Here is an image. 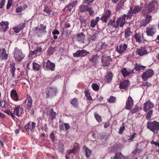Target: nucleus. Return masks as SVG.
Here are the masks:
<instances>
[{
  "mask_svg": "<svg viewBox=\"0 0 159 159\" xmlns=\"http://www.w3.org/2000/svg\"><path fill=\"white\" fill-rule=\"evenodd\" d=\"M147 128L155 134L159 129V122L155 120L153 122L148 121L147 123Z\"/></svg>",
  "mask_w": 159,
  "mask_h": 159,
  "instance_id": "1",
  "label": "nucleus"
},
{
  "mask_svg": "<svg viewBox=\"0 0 159 159\" xmlns=\"http://www.w3.org/2000/svg\"><path fill=\"white\" fill-rule=\"evenodd\" d=\"M57 89L53 87H48L45 90V93L47 98H52L55 96L57 93Z\"/></svg>",
  "mask_w": 159,
  "mask_h": 159,
  "instance_id": "2",
  "label": "nucleus"
},
{
  "mask_svg": "<svg viewBox=\"0 0 159 159\" xmlns=\"http://www.w3.org/2000/svg\"><path fill=\"white\" fill-rule=\"evenodd\" d=\"M14 57L16 61H21L25 57V55L23 53L21 50L17 48L15 49Z\"/></svg>",
  "mask_w": 159,
  "mask_h": 159,
  "instance_id": "3",
  "label": "nucleus"
},
{
  "mask_svg": "<svg viewBox=\"0 0 159 159\" xmlns=\"http://www.w3.org/2000/svg\"><path fill=\"white\" fill-rule=\"evenodd\" d=\"M153 74L154 72L153 70L152 69H149L143 73L141 75V77L142 80L145 81L152 77Z\"/></svg>",
  "mask_w": 159,
  "mask_h": 159,
  "instance_id": "4",
  "label": "nucleus"
},
{
  "mask_svg": "<svg viewBox=\"0 0 159 159\" xmlns=\"http://www.w3.org/2000/svg\"><path fill=\"white\" fill-rule=\"evenodd\" d=\"M157 30L154 25H149L146 29V33L148 36H153L156 33Z\"/></svg>",
  "mask_w": 159,
  "mask_h": 159,
  "instance_id": "5",
  "label": "nucleus"
},
{
  "mask_svg": "<svg viewBox=\"0 0 159 159\" xmlns=\"http://www.w3.org/2000/svg\"><path fill=\"white\" fill-rule=\"evenodd\" d=\"M32 101L31 97L28 95L26 98L23 103V106L25 109H29L32 107Z\"/></svg>",
  "mask_w": 159,
  "mask_h": 159,
  "instance_id": "6",
  "label": "nucleus"
},
{
  "mask_svg": "<svg viewBox=\"0 0 159 159\" xmlns=\"http://www.w3.org/2000/svg\"><path fill=\"white\" fill-rule=\"evenodd\" d=\"M55 64L51 62L49 60H48L47 62H44L43 67L45 70H50L51 71L54 70L55 68Z\"/></svg>",
  "mask_w": 159,
  "mask_h": 159,
  "instance_id": "7",
  "label": "nucleus"
},
{
  "mask_svg": "<svg viewBox=\"0 0 159 159\" xmlns=\"http://www.w3.org/2000/svg\"><path fill=\"white\" fill-rule=\"evenodd\" d=\"M121 20V18L120 17L118 18L116 22L115 19H113L112 20L111 19L108 24V26L110 28H116L119 25Z\"/></svg>",
  "mask_w": 159,
  "mask_h": 159,
  "instance_id": "8",
  "label": "nucleus"
},
{
  "mask_svg": "<svg viewBox=\"0 0 159 159\" xmlns=\"http://www.w3.org/2000/svg\"><path fill=\"white\" fill-rule=\"evenodd\" d=\"M77 2L75 0L74 2H70L64 9V11L70 12H71V11L73 8L77 5Z\"/></svg>",
  "mask_w": 159,
  "mask_h": 159,
  "instance_id": "9",
  "label": "nucleus"
},
{
  "mask_svg": "<svg viewBox=\"0 0 159 159\" xmlns=\"http://www.w3.org/2000/svg\"><path fill=\"white\" fill-rule=\"evenodd\" d=\"M89 52L84 50H78L76 52L73 54V56L75 57H82L89 54Z\"/></svg>",
  "mask_w": 159,
  "mask_h": 159,
  "instance_id": "10",
  "label": "nucleus"
},
{
  "mask_svg": "<svg viewBox=\"0 0 159 159\" xmlns=\"http://www.w3.org/2000/svg\"><path fill=\"white\" fill-rule=\"evenodd\" d=\"M36 126L34 122L30 121L25 126L26 130L27 132L31 131L34 129Z\"/></svg>",
  "mask_w": 159,
  "mask_h": 159,
  "instance_id": "11",
  "label": "nucleus"
},
{
  "mask_svg": "<svg viewBox=\"0 0 159 159\" xmlns=\"http://www.w3.org/2000/svg\"><path fill=\"white\" fill-rule=\"evenodd\" d=\"M127 48V44L125 43L121 44L116 48V50L119 53L121 54L124 52Z\"/></svg>",
  "mask_w": 159,
  "mask_h": 159,
  "instance_id": "12",
  "label": "nucleus"
},
{
  "mask_svg": "<svg viewBox=\"0 0 159 159\" xmlns=\"http://www.w3.org/2000/svg\"><path fill=\"white\" fill-rule=\"evenodd\" d=\"M111 59L110 57L106 55H103L102 57L101 62L103 67L107 66L110 64Z\"/></svg>",
  "mask_w": 159,
  "mask_h": 159,
  "instance_id": "13",
  "label": "nucleus"
},
{
  "mask_svg": "<svg viewBox=\"0 0 159 159\" xmlns=\"http://www.w3.org/2000/svg\"><path fill=\"white\" fill-rule=\"evenodd\" d=\"M113 75L111 72L107 71V74L104 77L103 79L105 82L106 83H110L112 80Z\"/></svg>",
  "mask_w": 159,
  "mask_h": 159,
  "instance_id": "14",
  "label": "nucleus"
},
{
  "mask_svg": "<svg viewBox=\"0 0 159 159\" xmlns=\"http://www.w3.org/2000/svg\"><path fill=\"white\" fill-rule=\"evenodd\" d=\"M111 11L109 10L106 11L104 13L103 16L101 18V20L103 22L107 23V20L111 15Z\"/></svg>",
  "mask_w": 159,
  "mask_h": 159,
  "instance_id": "15",
  "label": "nucleus"
},
{
  "mask_svg": "<svg viewBox=\"0 0 159 159\" xmlns=\"http://www.w3.org/2000/svg\"><path fill=\"white\" fill-rule=\"evenodd\" d=\"M145 20H143L141 21L140 24L141 26H142L146 25L152 20V16L149 15H146L145 16Z\"/></svg>",
  "mask_w": 159,
  "mask_h": 159,
  "instance_id": "16",
  "label": "nucleus"
},
{
  "mask_svg": "<svg viewBox=\"0 0 159 159\" xmlns=\"http://www.w3.org/2000/svg\"><path fill=\"white\" fill-rule=\"evenodd\" d=\"M153 107V103L150 101H148L144 104L143 110L146 112L148 111L151 109Z\"/></svg>",
  "mask_w": 159,
  "mask_h": 159,
  "instance_id": "17",
  "label": "nucleus"
},
{
  "mask_svg": "<svg viewBox=\"0 0 159 159\" xmlns=\"http://www.w3.org/2000/svg\"><path fill=\"white\" fill-rule=\"evenodd\" d=\"M133 106V100L130 96H129L126 102L125 108L127 110H129L132 108Z\"/></svg>",
  "mask_w": 159,
  "mask_h": 159,
  "instance_id": "18",
  "label": "nucleus"
},
{
  "mask_svg": "<svg viewBox=\"0 0 159 159\" xmlns=\"http://www.w3.org/2000/svg\"><path fill=\"white\" fill-rule=\"evenodd\" d=\"M8 58V55L6 53V51L4 48H0V59L2 60H7Z\"/></svg>",
  "mask_w": 159,
  "mask_h": 159,
  "instance_id": "19",
  "label": "nucleus"
},
{
  "mask_svg": "<svg viewBox=\"0 0 159 159\" xmlns=\"http://www.w3.org/2000/svg\"><path fill=\"white\" fill-rule=\"evenodd\" d=\"M9 23L7 21H2L0 23V29L2 31H5L8 27Z\"/></svg>",
  "mask_w": 159,
  "mask_h": 159,
  "instance_id": "20",
  "label": "nucleus"
},
{
  "mask_svg": "<svg viewBox=\"0 0 159 159\" xmlns=\"http://www.w3.org/2000/svg\"><path fill=\"white\" fill-rule=\"evenodd\" d=\"M0 107L5 109H9L11 108L10 105L6 100H0Z\"/></svg>",
  "mask_w": 159,
  "mask_h": 159,
  "instance_id": "21",
  "label": "nucleus"
},
{
  "mask_svg": "<svg viewBox=\"0 0 159 159\" xmlns=\"http://www.w3.org/2000/svg\"><path fill=\"white\" fill-rule=\"evenodd\" d=\"M23 110L22 107L20 106L17 107L14 109V113L16 115L20 116L22 113Z\"/></svg>",
  "mask_w": 159,
  "mask_h": 159,
  "instance_id": "22",
  "label": "nucleus"
},
{
  "mask_svg": "<svg viewBox=\"0 0 159 159\" xmlns=\"http://www.w3.org/2000/svg\"><path fill=\"white\" fill-rule=\"evenodd\" d=\"M136 52L137 54L140 56H143L148 53L147 51L144 48H142L137 49Z\"/></svg>",
  "mask_w": 159,
  "mask_h": 159,
  "instance_id": "23",
  "label": "nucleus"
},
{
  "mask_svg": "<svg viewBox=\"0 0 159 159\" xmlns=\"http://www.w3.org/2000/svg\"><path fill=\"white\" fill-rule=\"evenodd\" d=\"M129 83V80H124L120 84L119 87L120 89H126Z\"/></svg>",
  "mask_w": 159,
  "mask_h": 159,
  "instance_id": "24",
  "label": "nucleus"
},
{
  "mask_svg": "<svg viewBox=\"0 0 159 159\" xmlns=\"http://www.w3.org/2000/svg\"><path fill=\"white\" fill-rule=\"evenodd\" d=\"M11 96L12 99L15 101H17L18 100V97L16 91L15 89H12L11 92Z\"/></svg>",
  "mask_w": 159,
  "mask_h": 159,
  "instance_id": "25",
  "label": "nucleus"
},
{
  "mask_svg": "<svg viewBox=\"0 0 159 159\" xmlns=\"http://www.w3.org/2000/svg\"><path fill=\"white\" fill-rule=\"evenodd\" d=\"M133 71V70H132L129 69H127L125 68L122 69L121 71V73L124 77L129 75Z\"/></svg>",
  "mask_w": 159,
  "mask_h": 159,
  "instance_id": "26",
  "label": "nucleus"
},
{
  "mask_svg": "<svg viewBox=\"0 0 159 159\" xmlns=\"http://www.w3.org/2000/svg\"><path fill=\"white\" fill-rule=\"evenodd\" d=\"M142 37H143V34L139 33H135L134 38L135 39L136 42L140 43L142 41Z\"/></svg>",
  "mask_w": 159,
  "mask_h": 159,
  "instance_id": "27",
  "label": "nucleus"
},
{
  "mask_svg": "<svg viewBox=\"0 0 159 159\" xmlns=\"http://www.w3.org/2000/svg\"><path fill=\"white\" fill-rule=\"evenodd\" d=\"M46 28V26H44L43 25L41 24L40 25L39 28V29L38 27L35 28V31H37L38 30L40 33L43 32L44 33H46L47 31L45 30Z\"/></svg>",
  "mask_w": 159,
  "mask_h": 159,
  "instance_id": "28",
  "label": "nucleus"
},
{
  "mask_svg": "<svg viewBox=\"0 0 159 159\" xmlns=\"http://www.w3.org/2000/svg\"><path fill=\"white\" fill-rule=\"evenodd\" d=\"M47 113L50 115V118L53 120L54 119L56 118V112L53 111L52 109H49L47 111Z\"/></svg>",
  "mask_w": 159,
  "mask_h": 159,
  "instance_id": "29",
  "label": "nucleus"
},
{
  "mask_svg": "<svg viewBox=\"0 0 159 159\" xmlns=\"http://www.w3.org/2000/svg\"><path fill=\"white\" fill-rule=\"evenodd\" d=\"M25 26V24H23L22 25H20L14 28L13 29L15 32L16 33H19L20 30H23Z\"/></svg>",
  "mask_w": 159,
  "mask_h": 159,
  "instance_id": "30",
  "label": "nucleus"
},
{
  "mask_svg": "<svg viewBox=\"0 0 159 159\" xmlns=\"http://www.w3.org/2000/svg\"><path fill=\"white\" fill-rule=\"evenodd\" d=\"M85 37V35L83 33H80L77 34L76 39L79 41L84 42Z\"/></svg>",
  "mask_w": 159,
  "mask_h": 159,
  "instance_id": "31",
  "label": "nucleus"
},
{
  "mask_svg": "<svg viewBox=\"0 0 159 159\" xmlns=\"http://www.w3.org/2000/svg\"><path fill=\"white\" fill-rule=\"evenodd\" d=\"M155 4L153 2H151L149 3L148 7V12L149 13L151 12L155 9Z\"/></svg>",
  "mask_w": 159,
  "mask_h": 159,
  "instance_id": "32",
  "label": "nucleus"
},
{
  "mask_svg": "<svg viewBox=\"0 0 159 159\" xmlns=\"http://www.w3.org/2000/svg\"><path fill=\"white\" fill-rule=\"evenodd\" d=\"M70 103L74 107L78 108L79 107L78 100L76 98H74L70 102Z\"/></svg>",
  "mask_w": 159,
  "mask_h": 159,
  "instance_id": "33",
  "label": "nucleus"
},
{
  "mask_svg": "<svg viewBox=\"0 0 159 159\" xmlns=\"http://www.w3.org/2000/svg\"><path fill=\"white\" fill-rule=\"evenodd\" d=\"M88 8L87 5L81 4L80 6L79 10L80 12H83L87 11Z\"/></svg>",
  "mask_w": 159,
  "mask_h": 159,
  "instance_id": "34",
  "label": "nucleus"
},
{
  "mask_svg": "<svg viewBox=\"0 0 159 159\" xmlns=\"http://www.w3.org/2000/svg\"><path fill=\"white\" fill-rule=\"evenodd\" d=\"M145 67L142 66L141 64H138L137 63L135 64L134 69L136 71H139L142 69H144Z\"/></svg>",
  "mask_w": 159,
  "mask_h": 159,
  "instance_id": "35",
  "label": "nucleus"
},
{
  "mask_svg": "<svg viewBox=\"0 0 159 159\" xmlns=\"http://www.w3.org/2000/svg\"><path fill=\"white\" fill-rule=\"evenodd\" d=\"M79 147L78 146H74L73 148L71 150L68 151V154L70 155L71 153H75L76 152V150L79 149Z\"/></svg>",
  "mask_w": 159,
  "mask_h": 159,
  "instance_id": "36",
  "label": "nucleus"
},
{
  "mask_svg": "<svg viewBox=\"0 0 159 159\" xmlns=\"http://www.w3.org/2000/svg\"><path fill=\"white\" fill-rule=\"evenodd\" d=\"M43 11L44 12L49 15L52 12L51 7L47 6H45L44 7Z\"/></svg>",
  "mask_w": 159,
  "mask_h": 159,
  "instance_id": "37",
  "label": "nucleus"
},
{
  "mask_svg": "<svg viewBox=\"0 0 159 159\" xmlns=\"http://www.w3.org/2000/svg\"><path fill=\"white\" fill-rule=\"evenodd\" d=\"M132 33V32L130 30V28L129 27L127 28L125 31V38H127L131 35Z\"/></svg>",
  "mask_w": 159,
  "mask_h": 159,
  "instance_id": "38",
  "label": "nucleus"
},
{
  "mask_svg": "<svg viewBox=\"0 0 159 159\" xmlns=\"http://www.w3.org/2000/svg\"><path fill=\"white\" fill-rule=\"evenodd\" d=\"M99 17H97L95 19L93 20L91 22V26L92 28L94 27L99 21Z\"/></svg>",
  "mask_w": 159,
  "mask_h": 159,
  "instance_id": "39",
  "label": "nucleus"
},
{
  "mask_svg": "<svg viewBox=\"0 0 159 159\" xmlns=\"http://www.w3.org/2000/svg\"><path fill=\"white\" fill-rule=\"evenodd\" d=\"M142 7H139L138 6H136L132 11V13L136 14L141 11L142 9Z\"/></svg>",
  "mask_w": 159,
  "mask_h": 159,
  "instance_id": "40",
  "label": "nucleus"
},
{
  "mask_svg": "<svg viewBox=\"0 0 159 159\" xmlns=\"http://www.w3.org/2000/svg\"><path fill=\"white\" fill-rule=\"evenodd\" d=\"M124 155L121 152H117L115 154L114 156L111 158L112 159H122Z\"/></svg>",
  "mask_w": 159,
  "mask_h": 159,
  "instance_id": "41",
  "label": "nucleus"
},
{
  "mask_svg": "<svg viewBox=\"0 0 159 159\" xmlns=\"http://www.w3.org/2000/svg\"><path fill=\"white\" fill-rule=\"evenodd\" d=\"M33 69L36 71L39 70L41 67V65L34 62H33Z\"/></svg>",
  "mask_w": 159,
  "mask_h": 159,
  "instance_id": "42",
  "label": "nucleus"
},
{
  "mask_svg": "<svg viewBox=\"0 0 159 159\" xmlns=\"http://www.w3.org/2000/svg\"><path fill=\"white\" fill-rule=\"evenodd\" d=\"M84 93L85 96L87 98V100L89 101H91L92 100V98L89 93V89H88L86 90L85 91Z\"/></svg>",
  "mask_w": 159,
  "mask_h": 159,
  "instance_id": "43",
  "label": "nucleus"
},
{
  "mask_svg": "<svg viewBox=\"0 0 159 159\" xmlns=\"http://www.w3.org/2000/svg\"><path fill=\"white\" fill-rule=\"evenodd\" d=\"M42 50V48L40 47L38 48L32 52L30 54V55L32 56L34 54L39 53Z\"/></svg>",
  "mask_w": 159,
  "mask_h": 159,
  "instance_id": "44",
  "label": "nucleus"
},
{
  "mask_svg": "<svg viewBox=\"0 0 159 159\" xmlns=\"http://www.w3.org/2000/svg\"><path fill=\"white\" fill-rule=\"evenodd\" d=\"M85 155L87 157H89L92 153L91 150L89 149L88 148H85Z\"/></svg>",
  "mask_w": 159,
  "mask_h": 159,
  "instance_id": "45",
  "label": "nucleus"
},
{
  "mask_svg": "<svg viewBox=\"0 0 159 159\" xmlns=\"http://www.w3.org/2000/svg\"><path fill=\"white\" fill-rule=\"evenodd\" d=\"M125 2V1L124 0H120L118 3V4L116 7V9L117 10H120L124 6Z\"/></svg>",
  "mask_w": 159,
  "mask_h": 159,
  "instance_id": "46",
  "label": "nucleus"
},
{
  "mask_svg": "<svg viewBox=\"0 0 159 159\" xmlns=\"http://www.w3.org/2000/svg\"><path fill=\"white\" fill-rule=\"evenodd\" d=\"M152 113V110H150L148 112L146 115V118L147 120H151Z\"/></svg>",
  "mask_w": 159,
  "mask_h": 159,
  "instance_id": "47",
  "label": "nucleus"
},
{
  "mask_svg": "<svg viewBox=\"0 0 159 159\" xmlns=\"http://www.w3.org/2000/svg\"><path fill=\"white\" fill-rule=\"evenodd\" d=\"M55 48L53 47L49 48L47 51L48 54L49 55H52L55 52Z\"/></svg>",
  "mask_w": 159,
  "mask_h": 159,
  "instance_id": "48",
  "label": "nucleus"
},
{
  "mask_svg": "<svg viewBox=\"0 0 159 159\" xmlns=\"http://www.w3.org/2000/svg\"><path fill=\"white\" fill-rule=\"evenodd\" d=\"M107 101L110 103H114L116 101V98L111 96L109 98L107 99Z\"/></svg>",
  "mask_w": 159,
  "mask_h": 159,
  "instance_id": "49",
  "label": "nucleus"
},
{
  "mask_svg": "<svg viewBox=\"0 0 159 159\" xmlns=\"http://www.w3.org/2000/svg\"><path fill=\"white\" fill-rule=\"evenodd\" d=\"M92 87L93 90L95 91H98L99 89L98 85L96 84H93Z\"/></svg>",
  "mask_w": 159,
  "mask_h": 159,
  "instance_id": "50",
  "label": "nucleus"
},
{
  "mask_svg": "<svg viewBox=\"0 0 159 159\" xmlns=\"http://www.w3.org/2000/svg\"><path fill=\"white\" fill-rule=\"evenodd\" d=\"M132 10H133L132 7H130V10L128 11V14L127 15V18H128L132 16Z\"/></svg>",
  "mask_w": 159,
  "mask_h": 159,
  "instance_id": "51",
  "label": "nucleus"
},
{
  "mask_svg": "<svg viewBox=\"0 0 159 159\" xmlns=\"http://www.w3.org/2000/svg\"><path fill=\"white\" fill-rule=\"evenodd\" d=\"M97 55H94L89 58V61L92 62L95 61L98 57Z\"/></svg>",
  "mask_w": 159,
  "mask_h": 159,
  "instance_id": "52",
  "label": "nucleus"
},
{
  "mask_svg": "<svg viewBox=\"0 0 159 159\" xmlns=\"http://www.w3.org/2000/svg\"><path fill=\"white\" fill-rule=\"evenodd\" d=\"M12 0H8L7 4V9H9L11 7L12 3Z\"/></svg>",
  "mask_w": 159,
  "mask_h": 159,
  "instance_id": "53",
  "label": "nucleus"
},
{
  "mask_svg": "<svg viewBox=\"0 0 159 159\" xmlns=\"http://www.w3.org/2000/svg\"><path fill=\"white\" fill-rule=\"evenodd\" d=\"M41 129L42 130H44L45 132L48 131V128L47 124H45L44 125H43Z\"/></svg>",
  "mask_w": 159,
  "mask_h": 159,
  "instance_id": "54",
  "label": "nucleus"
},
{
  "mask_svg": "<svg viewBox=\"0 0 159 159\" xmlns=\"http://www.w3.org/2000/svg\"><path fill=\"white\" fill-rule=\"evenodd\" d=\"M151 84L150 83H149L148 82H143L142 84V86H147V87H148L151 86Z\"/></svg>",
  "mask_w": 159,
  "mask_h": 159,
  "instance_id": "55",
  "label": "nucleus"
},
{
  "mask_svg": "<svg viewBox=\"0 0 159 159\" xmlns=\"http://www.w3.org/2000/svg\"><path fill=\"white\" fill-rule=\"evenodd\" d=\"M6 0H0V8H3L5 5Z\"/></svg>",
  "mask_w": 159,
  "mask_h": 159,
  "instance_id": "56",
  "label": "nucleus"
},
{
  "mask_svg": "<svg viewBox=\"0 0 159 159\" xmlns=\"http://www.w3.org/2000/svg\"><path fill=\"white\" fill-rule=\"evenodd\" d=\"M125 129V127L124 125H123L119 129V133L120 134H122L123 133V131Z\"/></svg>",
  "mask_w": 159,
  "mask_h": 159,
  "instance_id": "57",
  "label": "nucleus"
},
{
  "mask_svg": "<svg viewBox=\"0 0 159 159\" xmlns=\"http://www.w3.org/2000/svg\"><path fill=\"white\" fill-rule=\"evenodd\" d=\"M94 0H84V2L86 4H90L93 2Z\"/></svg>",
  "mask_w": 159,
  "mask_h": 159,
  "instance_id": "58",
  "label": "nucleus"
},
{
  "mask_svg": "<svg viewBox=\"0 0 159 159\" xmlns=\"http://www.w3.org/2000/svg\"><path fill=\"white\" fill-rule=\"evenodd\" d=\"M87 11L89 12L90 15L91 16H93L94 15V12L91 8H88Z\"/></svg>",
  "mask_w": 159,
  "mask_h": 159,
  "instance_id": "59",
  "label": "nucleus"
},
{
  "mask_svg": "<svg viewBox=\"0 0 159 159\" xmlns=\"http://www.w3.org/2000/svg\"><path fill=\"white\" fill-rule=\"evenodd\" d=\"M125 22V20L124 19H121V21L120 22V26L121 27H122L124 25Z\"/></svg>",
  "mask_w": 159,
  "mask_h": 159,
  "instance_id": "60",
  "label": "nucleus"
},
{
  "mask_svg": "<svg viewBox=\"0 0 159 159\" xmlns=\"http://www.w3.org/2000/svg\"><path fill=\"white\" fill-rule=\"evenodd\" d=\"M15 70H16V68L15 67V65L14 64L12 65L11 66V72L13 74H14Z\"/></svg>",
  "mask_w": 159,
  "mask_h": 159,
  "instance_id": "61",
  "label": "nucleus"
},
{
  "mask_svg": "<svg viewBox=\"0 0 159 159\" xmlns=\"http://www.w3.org/2000/svg\"><path fill=\"white\" fill-rule=\"evenodd\" d=\"M94 115L95 119L99 122V116L96 112L94 113Z\"/></svg>",
  "mask_w": 159,
  "mask_h": 159,
  "instance_id": "62",
  "label": "nucleus"
},
{
  "mask_svg": "<svg viewBox=\"0 0 159 159\" xmlns=\"http://www.w3.org/2000/svg\"><path fill=\"white\" fill-rule=\"evenodd\" d=\"M64 125L66 130H67L70 128V125L68 124L65 123Z\"/></svg>",
  "mask_w": 159,
  "mask_h": 159,
  "instance_id": "63",
  "label": "nucleus"
},
{
  "mask_svg": "<svg viewBox=\"0 0 159 159\" xmlns=\"http://www.w3.org/2000/svg\"><path fill=\"white\" fill-rule=\"evenodd\" d=\"M50 137L52 141H54L55 140V135L53 132H52L51 134L50 135Z\"/></svg>",
  "mask_w": 159,
  "mask_h": 159,
  "instance_id": "64",
  "label": "nucleus"
}]
</instances>
